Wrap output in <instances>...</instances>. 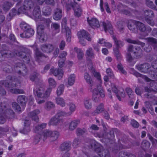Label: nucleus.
<instances>
[{
  "label": "nucleus",
  "mask_w": 157,
  "mask_h": 157,
  "mask_svg": "<svg viewBox=\"0 0 157 157\" xmlns=\"http://www.w3.org/2000/svg\"><path fill=\"white\" fill-rule=\"evenodd\" d=\"M0 54L3 58L7 56L12 57L16 55L22 58L24 62L27 63H29L31 59V51L22 46H18L17 50H14L12 52L9 50H2Z\"/></svg>",
  "instance_id": "obj_1"
},
{
  "label": "nucleus",
  "mask_w": 157,
  "mask_h": 157,
  "mask_svg": "<svg viewBox=\"0 0 157 157\" xmlns=\"http://www.w3.org/2000/svg\"><path fill=\"white\" fill-rule=\"evenodd\" d=\"M7 105L0 102V124L4 123L6 119H13L14 118V113L10 109H5L7 107Z\"/></svg>",
  "instance_id": "obj_2"
},
{
  "label": "nucleus",
  "mask_w": 157,
  "mask_h": 157,
  "mask_svg": "<svg viewBox=\"0 0 157 157\" xmlns=\"http://www.w3.org/2000/svg\"><path fill=\"white\" fill-rule=\"evenodd\" d=\"M34 7L33 1H24L22 5L18 9V13H23L30 16L31 15V10Z\"/></svg>",
  "instance_id": "obj_3"
},
{
  "label": "nucleus",
  "mask_w": 157,
  "mask_h": 157,
  "mask_svg": "<svg viewBox=\"0 0 157 157\" xmlns=\"http://www.w3.org/2000/svg\"><path fill=\"white\" fill-rule=\"evenodd\" d=\"M91 91L93 92L92 99L95 102L98 101L99 96L104 98L105 96L104 90L100 84L97 86V88L93 89Z\"/></svg>",
  "instance_id": "obj_4"
},
{
  "label": "nucleus",
  "mask_w": 157,
  "mask_h": 157,
  "mask_svg": "<svg viewBox=\"0 0 157 157\" xmlns=\"http://www.w3.org/2000/svg\"><path fill=\"white\" fill-rule=\"evenodd\" d=\"M128 52H132L134 55L135 58L138 59L142 56V50L140 47H134L132 45H130L128 48Z\"/></svg>",
  "instance_id": "obj_5"
},
{
  "label": "nucleus",
  "mask_w": 157,
  "mask_h": 157,
  "mask_svg": "<svg viewBox=\"0 0 157 157\" xmlns=\"http://www.w3.org/2000/svg\"><path fill=\"white\" fill-rule=\"evenodd\" d=\"M136 68L141 72L146 73H148L151 70V66L148 63H145L136 66Z\"/></svg>",
  "instance_id": "obj_6"
},
{
  "label": "nucleus",
  "mask_w": 157,
  "mask_h": 157,
  "mask_svg": "<svg viewBox=\"0 0 157 157\" xmlns=\"http://www.w3.org/2000/svg\"><path fill=\"white\" fill-rule=\"evenodd\" d=\"M44 25L42 24H40L38 26L37 30L38 35L40 36V39L43 41L45 40L46 37L44 33Z\"/></svg>",
  "instance_id": "obj_7"
},
{
  "label": "nucleus",
  "mask_w": 157,
  "mask_h": 157,
  "mask_svg": "<svg viewBox=\"0 0 157 157\" xmlns=\"http://www.w3.org/2000/svg\"><path fill=\"white\" fill-rule=\"evenodd\" d=\"M90 145L91 148L98 153L101 152L103 149V147L95 140H92Z\"/></svg>",
  "instance_id": "obj_8"
},
{
  "label": "nucleus",
  "mask_w": 157,
  "mask_h": 157,
  "mask_svg": "<svg viewBox=\"0 0 157 157\" xmlns=\"http://www.w3.org/2000/svg\"><path fill=\"white\" fill-rule=\"evenodd\" d=\"M40 48L42 52L47 53H50L54 50V47L51 44H43L41 46Z\"/></svg>",
  "instance_id": "obj_9"
},
{
  "label": "nucleus",
  "mask_w": 157,
  "mask_h": 157,
  "mask_svg": "<svg viewBox=\"0 0 157 157\" xmlns=\"http://www.w3.org/2000/svg\"><path fill=\"white\" fill-rule=\"evenodd\" d=\"M62 16V10L61 9L58 7L54 10V14L53 16V19L56 21L61 19Z\"/></svg>",
  "instance_id": "obj_10"
},
{
  "label": "nucleus",
  "mask_w": 157,
  "mask_h": 157,
  "mask_svg": "<svg viewBox=\"0 0 157 157\" xmlns=\"http://www.w3.org/2000/svg\"><path fill=\"white\" fill-rule=\"evenodd\" d=\"M33 15L34 18L36 21H38L41 20L42 16L39 6H37L35 7L33 11Z\"/></svg>",
  "instance_id": "obj_11"
},
{
  "label": "nucleus",
  "mask_w": 157,
  "mask_h": 157,
  "mask_svg": "<svg viewBox=\"0 0 157 157\" xmlns=\"http://www.w3.org/2000/svg\"><path fill=\"white\" fill-rule=\"evenodd\" d=\"M34 34V30L30 28L29 29L28 28V29L24 31L23 33L21 34L20 36L22 38H27L32 36Z\"/></svg>",
  "instance_id": "obj_12"
},
{
  "label": "nucleus",
  "mask_w": 157,
  "mask_h": 157,
  "mask_svg": "<svg viewBox=\"0 0 157 157\" xmlns=\"http://www.w3.org/2000/svg\"><path fill=\"white\" fill-rule=\"evenodd\" d=\"M105 32L107 33L108 31L110 34L113 33V29L111 23L109 22H104L102 23Z\"/></svg>",
  "instance_id": "obj_13"
},
{
  "label": "nucleus",
  "mask_w": 157,
  "mask_h": 157,
  "mask_svg": "<svg viewBox=\"0 0 157 157\" xmlns=\"http://www.w3.org/2000/svg\"><path fill=\"white\" fill-rule=\"evenodd\" d=\"M84 78L86 82L89 85V90L90 91H92L94 87L95 84L92 81L88 73H85Z\"/></svg>",
  "instance_id": "obj_14"
},
{
  "label": "nucleus",
  "mask_w": 157,
  "mask_h": 157,
  "mask_svg": "<svg viewBox=\"0 0 157 157\" xmlns=\"http://www.w3.org/2000/svg\"><path fill=\"white\" fill-rule=\"evenodd\" d=\"M90 71L92 74V75L95 77L97 78L98 80H101V76L100 74L96 71L95 68L93 67L91 61L89 62Z\"/></svg>",
  "instance_id": "obj_15"
},
{
  "label": "nucleus",
  "mask_w": 157,
  "mask_h": 157,
  "mask_svg": "<svg viewBox=\"0 0 157 157\" xmlns=\"http://www.w3.org/2000/svg\"><path fill=\"white\" fill-rule=\"evenodd\" d=\"M135 20H130L128 23V29L132 32L136 33L137 30L136 27V22Z\"/></svg>",
  "instance_id": "obj_16"
},
{
  "label": "nucleus",
  "mask_w": 157,
  "mask_h": 157,
  "mask_svg": "<svg viewBox=\"0 0 157 157\" xmlns=\"http://www.w3.org/2000/svg\"><path fill=\"white\" fill-rule=\"evenodd\" d=\"M78 35L79 39H86L89 41L91 40L89 34L85 30H82L78 33Z\"/></svg>",
  "instance_id": "obj_17"
},
{
  "label": "nucleus",
  "mask_w": 157,
  "mask_h": 157,
  "mask_svg": "<svg viewBox=\"0 0 157 157\" xmlns=\"http://www.w3.org/2000/svg\"><path fill=\"white\" fill-rule=\"evenodd\" d=\"M40 112L39 110L36 109L29 113L28 115L29 117L31 118L33 120L37 122L39 120V118L37 116V115L40 113Z\"/></svg>",
  "instance_id": "obj_18"
},
{
  "label": "nucleus",
  "mask_w": 157,
  "mask_h": 157,
  "mask_svg": "<svg viewBox=\"0 0 157 157\" xmlns=\"http://www.w3.org/2000/svg\"><path fill=\"white\" fill-rule=\"evenodd\" d=\"M63 122V121L62 119L56 117V116H55L51 119L49 121V124L52 125H57L61 124Z\"/></svg>",
  "instance_id": "obj_19"
},
{
  "label": "nucleus",
  "mask_w": 157,
  "mask_h": 157,
  "mask_svg": "<svg viewBox=\"0 0 157 157\" xmlns=\"http://www.w3.org/2000/svg\"><path fill=\"white\" fill-rule=\"evenodd\" d=\"M87 21L90 25L94 29L98 28L100 26L98 21L95 18H92L89 20H88V18Z\"/></svg>",
  "instance_id": "obj_20"
},
{
  "label": "nucleus",
  "mask_w": 157,
  "mask_h": 157,
  "mask_svg": "<svg viewBox=\"0 0 157 157\" xmlns=\"http://www.w3.org/2000/svg\"><path fill=\"white\" fill-rule=\"evenodd\" d=\"M71 142L68 141L65 142L60 146L59 148L62 151H67L70 150L71 148Z\"/></svg>",
  "instance_id": "obj_21"
},
{
  "label": "nucleus",
  "mask_w": 157,
  "mask_h": 157,
  "mask_svg": "<svg viewBox=\"0 0 157 157\" xmlns=\"http://www.w3.org/2000/svg\"><path fill=\"white\" fill-rule=\"evenodd\" d=\"M44 90L41 87L38 88L36 86L34 89V94L38 97L43 98Z\"/></svg>",
  "instance_id": "obj_22"
},
{
  "label": "nucleus",
  "mask_w": 157,
  "mask_h": 157,
  "mask_svg": "<svg viewBox=\"0 0 157 157\" xmlns=\"http://www.w3.org/2000/svg\"><path fill=\"white\" fill-rule=\"evenodd\" d=\"M114 132L118 134L120 133V132L116 129H112L110 130L109 132L106 135V138L108 140H112L114 137Z\"/></svg>",
  "instance_id": "obj_23"
},
{
  "label": "nucleus",
  "mask_w": 157,
  "mask_h": 157,
  "mask_svg": "<svg viewBox=\"0 0 157 157\" xmlns=\"http://www.w3.org/2000/svg\"><path fill=\"white\" fill-rule=\"evenodd\" d=\"M136 27L137 30H138L141 32H144L146 29L145 25L139 21L136 22Z\"/></svg>",
  "instance_id": "obj_24"
},
{
  "label": "nucleus",
  "mask_w": 157,
  "mask_h": 157,
  "mask_svg": "<svg viewBox=\"0 0 157 157\" xmlns=\"http://www.w3.org/2000/svg\"><path fill=\"white\" fill-rule=\"evenodd\" d=\"M10 82H8L7 81L3 80L0 82V84L4 85L6 87L10 88L14 87L16 86V83L15 82H12V84H10Z\"/></svg>",
  "instance_id": "obj_25"
},
{
  "label": "nucleus",
  "mask_w": 157,
  "mask_h": 157,
  "mask_svg": "<svg viewBox=\"0 0 157 157\" xmlns=\"http://www.w3.org/2000/svg\"><path fill=\"white\" fill-rule=\"evenodd\" d=\"M112 38L114 41V44L116 46V48H114L119 49L123 46V42L120 40H118L115 36H113Z\"/></svg>",
  "instance_id": "obj_26"
},
{
  "label": "nucleus",
  "mask_w": 157,
  "mask_h": 157,
  "mask_svg": "<svg viewBox=\"0 0 157 157\" xmlns=\"http://www.w3.org/2000/svg\"><path fill=\"white\" fill-rule=\"evenodd\" d=\"M74 51L76 52L77 55V57L78 60H82L84 56V53L82 50L77 47H75L74 48Z\"/></svg>",
  "instance_id": "obj_27"
},
{
  "label": "nucleus",
  "mask_w": 157,
  "mask_h": 157,
  "mask_svg": "<svg viewBox=\"0 0 157 157\" xmlns=\"http://www.w3.org/2000/svg\"><path fill=\"white\" fill-rule=\"evenodd\" d=\"M20 71H19L18 74L24 76L27 75V70L25 65L22 63V66H20Z\"/></svg>",
  "instance_id": "obj_28"
},
{
  "label": "nucleus",
  "mask_w": 157,
  "mask_h": 157,
  "mask_svg": "<svg viewBox=\"0 0 157 157\" xmlns=\"http://www.w3.org/2000/svg\"><path fill=\"white\" fill-rule=\"evenodd\" d=\"M79 120H75L72 121L69 126V129L71 130L75 129L77 127V125L79 123Z\"/></svg>",
  "instance_id": "obj_29"
},
{
  "label": "nucleus",
  "mask_w": 157,
  "mask_h": 157,
  "mask_svg": "<svg viewBox=\"0 0 157 157\" xmlns=\"http://www.w3.org/2000/svg\"><path fill=\"white\" fill-rule=\"evenodd\" d=\"M59 136V132L57 131H51L50 140L52 141H55L58 139Z\"/></svg>",
  "instance_id": "obj_30"
},
{
  "label": "nucleus",
  "mask_w": 157,
  "mask_h": 157,
  "mask_svg": "<svg viewBox=\"0 0 157 157\" xmlns=\"http://www.w3.org/2000/svg\"><path fill=\"white\" fill-rule=\"evenodd\" d=\"M17 13H18V14L20 13H18V11L17 12L16 9H12L10 12L9 15L7 16V20H8V21H10L12 18L16 15Z\"/></svg>",
  "instance_id": "obj_31"
},
{
  "label": "nucleus",
  "mask_w": 157,
  "mask_h": 157,
  "mask_svg": "<svg viewBox=\"0 0 157 157\" xmlns=\"http://www.w3.org/2000/svg\"><path fill=\"white\" fill-rule=\"evenodd\" d=\"M146 40L153 47L154 49L155 46H157V39L149 37L146 38Z\"/></svg>",
  "instance_id": "obj_32"
},
{
  "label": "nucleus",
  "mask_w": 157,
  "mask_h": 157,
  "mask_svg": "<svg viewBox=\"0 0 157 157\" xmlns=\"http://www.w3.org/2000/svg\"><path fill=\"white\" fill-rule=\"evenodd\" d=\"M127 41L129 43L140 45L142 48L144 47L145 45V43L142 42L138 40H133L130 39H128Z\"/></svg>",
  "instance_id": "obj_33"
},
{
  "label": "nucleus",
  "mask_w": 157,
  "mask_h": 157,
  "mask_svg": "<svg viewBox=\"0 0 157 157\" xmlns=\"http://www.w3.org/2000/svg\"><path fill=\"white\" fill-rule=\"evenodd\" d=\"M53 74L55 76H57L58 78L60 79L63 75V71L61 69H55Z\"/></svg>",
  "instance_id": "obj_34"
},
{
  "label": "nucleus",
  "mask_w": 157,
  "mask_h": 157,
  "mask_svg": "<svg viewBox=\"0 0 157 157\" xmlns=\"http://www.w3.org/2000/svg\"><path fill=\"white\" fill-rule=\"evenodd\" d=\"M39 79V74L36 71H34L30 76V79L32 81H36Z\"/></svg>",
  "instance_id": "obj_35"
},
{
  "label": "nucleus",
  "mask_w": 157,
  "mask_h": 157,
  "mask_svg": "<svg viewBox=\"0 0 157 157\" xmlns=\"http://www.w3.org/2000/svg\"><path fill=\"white\" fill-rule=\"evenodd\" d=\"M17 101L21 104L24 105L25 104L26 101V97L24 95L19 96L17 99Z\"/></svg>",
  "instance_id": "obj_36"
},
{
  "label": "nucleus",
  "mask_w": 157,
  "mask_h": 157,
  "mask_svg": "<svg viewBox=\"0 0 157 157\" xmlns=\"http://www.w3.org/2000/svg\"><path fill=\"white\" fill-rule=\"evenodd\" d=\"M66 31L67 41L68 42H70L71 40V32L69 28L68 27L64 28Z\"/></svg>",
  "instance_id": "obj_37"
},
{
  "label": "nucleus",
  "mask_w": 157,
  "mask_h": 157,
  "mask_svg": "<svg viewBox=\"0 0 157 157\" xmlns=\"http://www.w3.org/2000/svg\"><path fill=\"white\" fill-rule=\"evenodd\" d=\"M76 6H77V4L75 2V1L71 2H68L66 3V7L68 10H70L71 7H72L74 9V7H75Z\"/></svg>",
  "instance_id": "obj_38"
},
{
  "label": "nucleus",
  "mask_w": 157,
  "mask_h": 157,
  "mask_svg": "<svg viewBox=\"0 0 157 157\" xmlns=\"http://www.w3.org/2000/svg\"><path fill=\"white\" fill-rule=\"evenodd\" d=\"M99 155L101 157H111L109 151L107 149L102 150Z\"/></svg>",
  "instance_id": "obj_39"
},
{
  "label": "nucleus",
  "mask_w": 157,
  "mask_h": 157,
  "mask_svg": "<svg viewBox=\"0 0 157 157\" xmlns=\"http://www.w3.org/2000/svg\"><path fill=\"white\" fill-rule=\"evenodd\" d=\"M11 6V3L8 1H5L2 5V8L3 10L7 12L10 8Z\"/></svg>",
  "instance_id": "obj_40"
},
{
  "label": "nucleus",
  "mask_w": 157,
  "mask_h": 157,
  "mask_svg": "<svg viewBox=\"0 0 157 157\" xmlns=\"http://www.w3.org/2000/svg\"><path fill=\"white\" fill-rule=\"evenodd\" d=\"M52 10L49 6H47L44 7L42 10V12L44 15L45 16H49L51 13Z\"/></svg>",
  "instance_id": "obj_41"
},
{
  "label": "nucleus",
  "mask_w": 157,
  "mask_h": 157,
  "mask_svg": "<svg viewBox=\"0 0 157 157\" xmlns=\"http://www.w3.org/2000/svg\"><path fill=\"white\" fill-rule=\"evenodd\" d=\"M73 10H74L75 15L76 17H79L81 16L82 13V10L78 4L77 6L74 7Z\"/></svg>",
  "instance_id": "obj_42"
},
{
  "label": "nucleus",
  "mask_w": 157,
  "mask_h": 157,
  "mask_svg": "<svg viewBox=\"0 0 157 157\" xmlns=\"http://www.w3.org/2000/svg\"><path fill=\"white\" fill-rule=\"evenodd\" d=\"M150 144L148 141L146 140H143L142 142L141 147L144 150L148 149L150 146Z\"/></svg>",
  "instance_id": "obj_43"
},
{
  "label": "nucleus",
  "mask_w": 157,
  "mask_h": 157,
  "mask_svg": "<svg viewBox=\"0 0 157 157\" xmlns=\"http://www.w3.org/2000/svg\"><path fill=\"white\" fill-rule=\"evenodd\" d=\"M46 124L45 123H42L40 125H38L35 127L34 128L35 131L36 133H38L39 132L42 130V129L45 128L46 126Z\"/></svg>",
  "instance_id": "obj_44"
},
{
  "label": "nucleus",
  "mask_w": 157,
  "mask_h": 157,
  "mask_svg": "<svg viewBox=\"0 0 157 157\" xmlns=\"http://www.w3.org/2000/svg\"><path fill=\"white\" fill-rule=\"evenodd\" d=\"M55 107L54 104L52 102L48 101L45 104V108L47 110H50Z\"/></svg>",
  "instance_id": "obj_45"
},
{
  "label": "nucleus",
  "mask_w": 157,
  "mask_h": 157,
  "mask_svg": "<svg viewBox=\"0 0 157 157\" xmlns=\"http://www.w3.org/2000/svg\"><path fill=\"white\" fill-rule=\"evenodd\" d=\"M125 91L130 99H132L134 98V96L133 93L131 88H127L125 89Z\"/></svg>",
  "instance_id": "obj_46"
},
{
  "label": "nucleus",
  "mask_w": 157,
  "mask_h": 157,
  "mask_svg": "<svg viewBox=\"0 0 157 157\" xmlns=\"http://www.w3.org/2000/svg\"><path fill=\"white\" fill-rule=\"evenodd\" d=\"M56 103L62 106H64L65 105V102L64 100L61 98L58 97L56 98Z\"/></svg>",
  "instance_id": "obj_47"
},
{
  "label": "nucleus",
  "mask_w": 157,
  "mask_h": 157,
  "mask_svg": "<svg viewBox=\"0 0 157 157\" xmlns=\"http://www.w3.org/2000/svg\"><path fill=\"white\" fill-rule=\"evenodd\" d=\"M75 76L74 74H71L70 75L68 78V83L70 86L72 85L75 82Z\"/></svg>",
  "instance_id": "obj_48"
},
{
  "label": "nucleus",
  "mask_w": 157,
  "mask_h": 157,
  "mask_svg": "<svg viewBox=\"0 0 157 157\" xmlns=\"http://www.w3.org/2000/svg\"><path fill=\"white\" fill-rule=\"evenodd\" d=\"M146 5L149 8L154 9L157 11V7L154 5L151 1L146 0Z\"/></svg>",
  "instance_id": "obj_49"
},
{
  "label": "nucleus",
  "mask_w": 157,
  "mask_h": 157,
  "mask_svg": "<svg viewBox=\"0 0 157 157\" xmlns=\"http://www.w3.org/2000/svg\"><path fill=\"white\" fill-rule=\"evenodd\" d=\"M10 91L13 93L15 94H23L24 93L23 90L19 89H18L13 88L10 90Z\"/></svg>",
  "instance_id": "obj_50"
},
{
  "label": "nucleus",
  "mask_w": 157,
  "mask_h": 157,
  "mask_svg": "<svg viewBox=\"0 0 157 157\" xmlns=\"http://www.w3.org/2000/svg\"><path fill=\"white\" fill-rule=\"evenodd\" d=\"M49 86L51 88H54L56 85V82L54 79L52 78H49L48 80Z\"/></svg>",
  "instance_id": "obj_51"
},
{
  "label": "nucleus",
  "mask_w": 157,
  "mask_h": 157,
  "mask_svg": "<svg viewBox=\"0 0 157 157\" xmlns=\"http://www.w3.org/2000/svg\"><path fill=\"white\" fill-rule=\"evenodd\" d=\"M84 104L85 108L87 109H89L91 108V104L89 99L86 98L84 100Z\"/></svg>",
  "instance_id": "obj_52"
},
{
  "label": "nucleus",
  "mask_w": 157,
  "mask_h": 157,
  "mask_svg": "<svg viewBox=\"0 0 157 157\" xmlns=\"http://www.w3.org/2000/svg\"><path fill=\"white\" fill-rule=\"evenodd\" d=\"M51 133V131L48 130H45L43 133V136L44 139H46L47 138H49L50 139Z\"/></svg>",
  "instance_id": "obj_53"
},
{
  "label": "nucleus",
  "mask_w": 157,
  "mask_h": 157,
  "mask_svg": "<svg viewBox=\"0 0 157 157\" xmlns=\"http://www.w3.org/2000/svg\"><path fill=\"white\" fill-rule=\"evenodd\" d=\"M145 15L150 17H154V15L153 12L150 10H147L144 11Z\"/></svg>",
  "instance_id": "obj_54"
},
{
  "label": "nucleus",
  "mask_w": 157,
  "mask_h": 157,
  "mask_svg": "<svg viewBox=\"0 0 157 157\" xmlns=\"http://www.w3.org/2000/svg\"><path fill=\"white\" fill-rule=\"evenodd\" d=\"M3 71L7 73H10L12 72L13 70L11 67L9 65L5 66L3 68Z\"/></svg>",
  "instance_id": "obj_55"
},
{
  "label": "nucleus",
  "mask_w": 157,
  "mask_h": 157,
  "mask_svg": "<svg viewBox=\"0 0 157 157\" xmlns=\"http://www.w3.org/2000/svg\"><path fill=\"white\" fill-rule=\"evenodd\" d=\"M52 88H48L44 93H43V97L44 98H46L48 97L52 91Z\"/></svg>",
  "instance_id": "obj_56"
},
{
  "label": "nucleus",
  "mask_w": 157,
  "mask_h": 157,
  "mask_svg": "<svg viewBox=\"0 0 157 157\" xmlns=\"http://www.w3.org/2000/svg\"><path fill=\"white\" fill-rule=\"evenodd\" d=\"M113 51L115 56H116L117 59L118 60L120 59L121 58V56L119 50V49L114 48Z\"/></svg>",
  "instance_id": "obj_57"
},
{
  "label": "nucleus",
  "mask_w": 157,
  "mask_h": 157,
  "mask_svg": "<svg viewBox=\"0 0 157 157\" xmlns=\"http://www.w3.org/2000/svg\"><path fill=\"white\" fill-rule=\"evenodd\" d=\"M41 21V24H44L45 25L48 27L49 26L50 23L51 22V20L50 19L43 18L42 20H40Z\"/></svg>",
  "instance_id": "obj_58"
},
{
  "label": "nucleus",
  "mask_w": 157,
  "mask_h": 157,
  "mask_svg": "<svg viewBox=\"0 0 157 157\" xmlns=\"http://www.w3.org/2000/svg\"><path fill=\"white\" fill-rule=\"evenodd\" d=\"M64 86L63 85L59 86L57 88V94L58 95H61L63 91Z\"/></svg>",
  "instance_id": "obj_59"
},
{
  "label": "nucleus",
  "mask_w": 157,
  "mask_h": 157,
  "mask_svg": "<svg viewBox=\"0 0 157 157\" xmlns=\"http://www.w3.org/2000/svg\"><path fill=\"white\" fill-rule=\"evenodd\" d=\"M149 74L152 78H157V71L156 70H151Z\"/></svg>",
  "instance_id": "obj_60"
},
{
  "label": "nucleus",
  "mask_w": 157,
  "mask_h": 157,
  "mask_svg": "<svg viewBox=\"0 0 157 157\" xmlns=\"http://www.w3.org/2000/svg\"><path fill=\"white\" fill-rule=\"evenodd\" d=\"M21 66V63H19L16 64L14 66L13 70L18 74L19 71H20L19 69L20 68V66Z\"/></svg>",
  "instance_id": "obj_61"
},
{
  "label": "nucleus",
  "mask_w": 157,
  "mask_h": 157,
  "mask_svg": "<svg viewBox=\"0 0 157 157\" xmlns=\"http://www.w3.org/2000/svg\"><path fill=\"white\" fill-rule=\"evenodd\" d=\"M20 26L21 28L24 30V31L29 29L30 27L25 23L24 22H22L20 25Z\"/></svg>",
  "instance_id": "obj_62"
},
{
  "label": "nucleus",
  "mask_w": 157,
  "mask_h": 157,
  "mask_svg": "<svg viewBox=\"0 0 157 157\" xmlns=\"http://www.w3.org/2000/svg\"><path fill=\"white\" fill-rule=\"evenodd\" d=\"M41 137V136L39 134L35 136L33 140V144H38V143L40 141Z\"/></svg>",
  "instance_id": "obj_63"
},
{
  "label": "nucleus",
  "mask_w": 157,
  "mask_h": 157,
  "mask_svg": "<svg viewBox=\"0 0 157 157\" xmlns=\"http://www.w3.org/2000/svg\"><path fill=\"white\" fill-rule=\"evenodd\" d=\"M87 132L85 128H83L81 129L80 128H78L77 130V134L78 135H82Z\"/></svg>",
  "instance_id": "obj_64"
}]
</instances>
